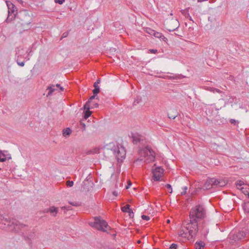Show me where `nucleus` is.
I'll use <instances>...</instances> for the list:
<instances>
[{"label": "nucleus", "mask_w": 249, "mask_h": 249, "mask_svg": "<svg viewBox=\"0 0 249 249\" xmlns=\"http://www.w3.org/2000/svg\"><path fill=\"white\" fill-rule=\"evenodd\" d=\"M206 209L204 205L198 204L193 207L190 212V222L183 224V228L189 230L191 234H194L197 231V223L206 217Z\"/></svg>", "instance_id": "1"}, {"label": "nucleus", "mask_w": 249, "mask_h": 249, "mask_svg": "<svg viewBox=\"0 0 249 249\" xmlns=\"http://www.w3.org/2000/svg\"><path fill=\"white\" fill-rule=\"evenodd\" d=\"M103 154L107 159L115 158L119 162H122L125 157L126 151L122 145H115L112 143L104 148Z\"/></svg>", "instance_id": "2"}, {"label": "nucleus", "mask_w": 249, "mask_h": 249, "mask_svg": "<svg viewBox=\"0 0 249 249\" xmlns=\"http://www.w3.org/2000/svg\"><path fill=\"white\" fill-rule=\"evenodd\" d=\"M197 231L194 234H191L189 230H180L179 231L178 239L180 237L189 240L190 238L195 237L197 233L200 234L202 238H206L209 231L208 224L205 221H203L202 222L197 223Z\"/></svg>", "instance_id": "3"}, {"label": "nucleus", "mask_w": 249, "mask_h": 249, "mask_svg": "<svg viewBox=\"0 0 249 249\" xmlns=\"http://www.w3.org/2000/svg\"><path fill=\"white\" fill-rule=\"evenodd\" d=\"M140 158L134 161L133 164L136 166L141 165L144 162L149 163L155 160V153L149 147H146L144 149L139 151Z\"/></svg>", "instance_id": "4"}, {"label": "nucleus", "mask_w": 249, "mask_h": 249, "mask_svg": "<svg viewBox=\"0 0 249 249\" xmlns=\"http://www.w3.org/2000/svg\"><path fill=\"white\" fill-rule=\"evenodd\" d=\"M14 18L19 19L18 24L23 30L30 29V24L32 22V18L27 10L21 11L17 14V17L14 15Z\"/></svg>", "instance_id": "5"}, {"label": "nucleus", "mask_w": 249, "mask_h": 249, "mask_svg": "<svg viewBox=\"0 0 249 249\" xmlns=\"http://www.w3.org/2000/svg\"><path fill=\"white\" fill-rule=\"evenodd\" d=\"M93 222H89V225L98 230L102 231L104 232H108V231L110 230V227L108 225L105 220L102 219L101 217H95Z\"/></svg>", "instance_id": "6"}, {"label": "nucleus", "mask_w": 249, "mask_h": 249, "mask_svg": "<svg viewBox=\"0 0 249 249\" xmlns=\"http://www.w3.org/2000/svg\"><path fill=\"white\" fill-rule=\"evenodd\" d=\"M153 170V177L152 180L154 181H158L160 180L162 177V175L164 172V170L161 167L159 166L152 169Z\"/></svg>", "instance_id": "7"}, {"label": "nucleus", "mask_w": 249, "mask_h": 249, "mask_svg": "<svg viewBox=\"0 0 249 249\" xmlns=\"http://www.w3.org/2000/svg\"><path fill=\"white\" fill-rule=\"evenodd\" d=\"M215 178H208L205 182L202 189L209 190L211 188H215Z\"/></svg>", "instance_id": "8"}, {"label": "nucleus", "mask_w": 249, "mask_h": 249, "mask_svg": "<svg viewBox=\"0 0 249 249\" xmlns=\"http://www.w3.org/2000/svg\"><path fill=\"white\" fill-rule=\"evenodd\" d=\"M133 142L134 144H137L138 143H143L144 141L143 137L138 133L132 134Z\"/></svg>", "instance_id": "9"}, {"label": "nucleus", "mask_w": 249, "mask_h": 249, "mask_svg": "<svg viewBox=\"0 0 249 249\" xmlns=\"http://www.w3.org/2000/svg\"><path fill=\"white\" fill-rule=\"evenodd\" d=\"M10 226L13 227L15 231L16 232L18 231L19 230L25 227V225L21 224L18 221L16 220L13 221Z\"/></svg>", "instance_id": "10"}, {"label": "nucleus", "mask_w": 249, "mask_h": 249, "mask_svg": "<svg viewBox=\"0 0 249 249\" xmlns=\"http://www.w3.org/2000/svg\"><path fill=\"white\" fill-rule=\"evenodd\" d=\"M44 213H50L54 216H55L58 213V208L54 206L51 207L49 209H45Z\"/></svg>", "instance_id": "11"}, {"label": "nucleus", "mask_w": 249, "mask_h": 249, "mask_svg": "<svg viewBox=\"0 0 249 249\" xmlns=\"http://www.w3.org/2000/svg\"><path fill=\"white\" fill-rule=\"evenodd\" d=\"M215 182H216L215 183V188L224 187L227 183V181L224 179H217L215 178Z\"/></svg>", "instance_id": "12"}, {"label": "nucleus", "mask_w": 249, "mask_h": 249, "mask_svg": "<svg viewBox=\"0 0 249 249\" xmlns=\"http://www.w3.org/2000/svg\"><path fill=\"white\" fill-rule=\"evenodd\" d=\"M100 83V80L97 79L96 82L94 83L93 86L94 87V89L92 90L93 93L94 94H97L100 91V88L98 86V84Z\"/></svg>", "instance_id": "13"}, {"label": "nucleus", "mask_w": 249, "mask_h": 249, "mask_svg": "<svg viewBox=\"0 0 249 249\" xmlns=\"http://www.w3.org/2000/svg\"><path fill=\"white\" fill-rule=\"evenodd\" d=\"M155 37L160 38V40L164 41V42H167V38L165 37L161 33L156 32L155 31V33L153 35Z\"/></svg>", "instance_id": "14"}, {"label": "nucleus", "mask_w": 249, "mask_h": 249, "mask_svg": "<svg viewBox=\"0 0 249 249\" xmlns=\"http://www.w3.org/2000/svg\"><path fill=\"white\" fill-rule=\"evenodd\" d=\"M97 94H94L91 96L89 100L86 102V103L85 104L84 106V108H89V107L90 106V104L92 103V100L94 99H95L96 96Z\"/></svg>", "instance_id": "15"}, {"label": "nucleus", "mask_w": 249, "mask_h": 249, "mask_svg": "<svg viewBox=\"0 0 249 249\" xmlns=\"http://www.w3.org/2000/svg\"><path fill=\"white\" fill-rule=\"evenodd\" d=\"M6 4L8 8L9 14L10 13V11H11L12 13H14L15 11V9L16 8L15 5L13 3L9 1H6Z\"/></svg>", "instance_id": "16"}, {"label": "nucleus", "mask_w": 249, "mask_h": 249, "mask_svg": "<svg viewBox=\"0 0 249 249\" xmlns=\"http://www.w3.org/2000/svg\"><path fill=\"white\" fill-rule=\"evenodd\" d=\"M4 151H2L1 150H0V161L1 162H4L7 160H10L11 159V155H8L9 156L6 157V158H1V156H4Z\"/></svg>", "instance_id": "17"}, {"label": "nucleus", "mask_w": 249, "mask_h": 249, "mask_svg": "<svg viewBox=\"0 0 249 249\" xmlns=\"http://www.w3.org/2000/svg\"><path fill=\"white\" fill-rule=\"evenodd\" d=\"M55 85H52L51 86H49L47 88V90H48V92L47 94V96H48L49 95H51L52 93L55 90Z\"/></svg>", "instance_id": "18"}, {"label": "nucleus", "mask_w": 249, "mask_h": 249, "mask_svg": "<svg viewBox=\"0 0 249 249\" xmlns=\"http://www.w3.org/2000/svg\"><path fill=\"white\" fill-rule=\"evenodd\" d=\"M71 133V130L69 127L64 129L63 130V135L65 137H67L70 136Z\"/></svg>", "instance_id": "19"}, {"label": "nucleus", "mask_w": 249, "mask_h": 249, "mask_svg": "<svg viewBox=\"0 0 249 249\" xmlns=\"http://www.w3.org/2000/svg\"><path fill=\"white\" fill-rule=\"evenodd\" d=\"M205 243L202 241L196 242L195 244L196 249H201L205 246Z\"/></svg>", "instance_id": "20"}, {"label": "nucleus", "mask_w": 249, "mask_h": 249, "mask_svg": "<svg viewBox=\"0 0 249 249\" xmlns=\"http://www.w3.org/2000/svg\"><path fill=\"white\" fill-rule=\"evenodd\" d=\"M246 233L245 231H239L236 234V237L238 240H241L246 236Z\"/></svg>", "instance_id": "21"}, {"label": "nucleus", "mask_w": 249, "mask_h": 249, "mask_svg": "<svg viewBox=\"0 0 249 249\" xmlns=\"http://www.w3.org/2000/svg\"><path fill=\"white\" fill-rule=\"evenodd\" d=\"M240 190L244 193L245 195H248L249 197V186H247L246 185L243 187L240 188Z\"/></svg>", "instance_id": "22"}, {"label": "nucleus", "mask_w": 249, "mask_h": 249, "mask_svg": "<svg viewBox=\"0 0 249 249\" xmlns=\"http://www.w3.org/2000/svg\"><path fill=\"white\" fill-rule=\"evenodd\" d=\"M85 111L84 112V117L85 119H88L91 114V112L89 110V108H84Z\"/></svg>", "instance_id": "23"}, {"label": "nucleus", "mask_w": 249, "mask_h": 249, "mask_svg": "<svg viewBox=\"0 0 249 249\" xmlns=\"http://www.w3.org/2000/svg\"><path fill=\"white\" fill-rule=\"evenodd\" d=\"M172 22L173 23H174L175 24V28H170V29H168V30L169 31H175L176 29H177L178 26H179V24H178V20L177 19H172Z\"/></svg>", "instance_id": "24"}, {"label": "nucleus", "mask_w": 249, "mask_h": 249, "mask_svg": "<svg viewBox=\"0 0 249 249\" xmlns=\"http://www.w3.org/2000/svg\"><path fill=\"white\" fill-rule=\"evenodd\" d=\"M22 51H23L22 48H17L16 49V56L17 58V59H18V57L22 55V53H21V52Z\"/></svg>", "instance_id": "25"}, {"label": "nucleus", "mask_w": 249, "mask_h": 249, "mask_svg": "<svg viewBox=\"0 0 249 249\" xmlns=\"http://www.w3.org/2000/svg\"><path fill=\"white\" fill-rule=\"evenodd\" d=\"M236 187L240 190V188L245 187L246 185L244 184V182L242 181L239 180L236 183Z\"/></svg>", "instance_id": "26"}, {"label": "nucleus", "mask_w": 249, "mask_h": 249, "mask_svg": "<svg viewBox=\"0 0 249 249\" xmlns=\"http://www.w3.org/2000/svg\"><path fill=\"white\" fill-rule=\"evenodd\" d=\"M182 13L185 16L186 18H188L190 20L194 22V20L188 12L184 10Z\"/></svg>", "instance_id": "27"}, {"label": "nucleus", "mask_w": 249, "mask_h": 249, "mask_svg": "<svg viewBox=\"0 0 249 249\" xmlns=\"http://www.w3.org/2000/svg\"><path fill=\"white\" fill-rule=\"evenodd\" d=\"M130 210V205L128 204L125 205L124 206L122 207V210L124 212L127 213Z\"/></svg>", "instance_id": "28"}, {"label": "nucleus", "mask_w": 249, "mask_h": 249, "mask_svg": "<svg viewBox=\"0 0 249 249\" xmlns=\"http://www.w3.org/2000/svg\"><path fill=\"white\" fill-rule=\"evenodd\" d=\"M98 107V104L97 103H95L94 102H92V103L90 104V106L89 107V109L93 108L95 107Z\"/></svg>", "instance_id": "29"}, {"label": "nucleus", "mask_w": 249, "mask_h": 249, "mask_svg": "<svg viewBox=\"0 0 249 249\" xmlns=\"http://www.w3.org/2000/svg\"><path fill=\"white\" fill-rule=\"evenodd\" d=\"M243 208L246 212L249 213V202L245 203Z\"/></svg>", "instance_id": "30"}, {"label": "nucleus", "mask_w": 249, "mask_h": 249, "mask_svg": "<svg viewBox=\"0 0 249 249\" xmlns=\"http://www.w3.org/2000/svg\"><path fill=\"white\" fill-rule=\"evenodd\" d=\"M177 116L178 113L176 111L175 112V113L173 115L170 114H168V118L170 119H174Z\"/></svg>", "instance_id": "31"}, {"label": "nucleus", "mask_w": 249, "mask_h": 249, "mask_svg": "<svg viewBox=\"0 0 249 249\" xmlns=\"http://www.w3.org/2000/svg\"><path fill=\"white\" fill-rule=\"evenodd\" d=\"M210 91H212V92H214L215 91L217 92V93H221L222 91L219 89H216V88H210Z\"/></svg>", "instance_id": "32"}, {"label": "nucleus", "mask_w": 249, "mask_h": 249, "mask_svg": "<svg viewBox=\"0 0 249 249\" xmlns=\"http://www.w3.org/2000/svg\"><path fill=\"white\" fill-rule=\"evenodd\" d=\"M146 32L151 35H154L155 31L153 30H152L150 28H148V29H146Z\"/></svg>", "instance_id": "33"}, {"label": "nucleus", "mask_w": 249, "mask_h": 249, "mask_svg": "<svg viewBox=\"0 0 249 249\" xmlns=\"http://www.w3.org/2000/svg\"><path fill=\"white\" fill-rule=\"evenodd\" d=\"M165 186L167 188V189H168V191L169 192V193H171L172 192V188L171 185L170 184H167L165 185Z\"/></svg>", "instance_id": "34"}, {"label": "nucleus", "mask_w": 249, "mask_h": 249, "mask_svg": "<svg viewBox=\"0 0 249 249\" xmlns=\"http://www.w3.org/2000/svg\"><path fill=\"white\" fill-rule=\"evenodd\" d=\"M66 185L68 187H72L73 185V181L68 180L66 182Z\"/></svg>", "instance_id": "35"}, {"label": "nucleus", "mask_w": 249, "mask_h": 249, "mask_svg": "<svg viewBox=\"0 0 249 249\" xmlns=\"http://www.w3.org/2000/svg\"><path fill=\"white\" fill-rule=\"evenodd\" d=\"M70 203L72 206H79L80 205H81V203L78 202H70Z\"/></svg>", "instance_id": "36"}, {"label": "nucleus", "mask_w": 249, "mask_h": 249, "mask_svg": "<svg viewBox=\"0 0 249 249\" xmlns=\"http://www.w3.org/2000/svg\"><path fill=\"white\" fill-rule=\"evenodd\" d=\"M183 191L181 193V195H185L186 194L188 188L187 186H185L183 188Z\"/></svg>", "instance_id": "37"}, {"label": "nucleus", "mask_w": 249, "mask_h": 249, "mask_svg": "<svg viewBox=\"0 0 249 249\" xmlns=\"http://www.w3.org/2000/svg\"><path fill=\"white\" fill-rule=\"evenodd\" d=\"M177 245L175 243H173L170 246L169 249H177Z\"/></svg>", "instance_id": "38"}, {"label": "nucleus", "mask_w": 249, "mask_h": 249, "mask_svg": "<svg viewBox=\"0 0 249 249\" xmlns=\"http://www.w3.org/2000/svg\"><path fill=\"white\" fill-rule=\"evenodd\" d=\"M142 218L143 220H146V221H148V220H149L150 219L149 216H148L147 215H142Z\"/></svg>", "instance_id": "39"}, {"label": "nucleus", "mask_w": 249, "mask_h": 249, "mask_svg": "<svg viewBox=\"0 0 249 249\" xmlns=\"http://www.w3.org/2000/svg\"><path fill=\"white\" fill-rule=\"evenodd\" d=\"M64 1L65 0H54L55 3H59V4H62Z\"/></svg>", "instance_id": "40"}, {"label": "nucleus", "mask_w": 249, "mask_h": 249, "mask_svg": "<svg viewBox=\"0 0 249 249\" xmlns=\"http://www.w3.org/2000/svg\"><path fill=\"white\" fill-rule=\"evenodd\" d=\"M16 61H17V62L19 66H21V67H23V66H24V62H19L18 59H17Z\"/></svg>", "instance_id": "41"}, {"label": "nucleus", "mask_w": 249, "mask_h": 249, "mask_svg": "<svg viewBox=\"0 0 249 249\" xmlns=\"http://www.w3.org/2000/svg\"><path fill=\"white\" fill-rule=\"evenodd\" d=\"M127 213H129V215L130 217H132L133 216V212L132 209H130Z\"/></svg>", "instance_id": "42"}, {"label": "nucleus", "mask_w": 249, "mask_h": 249, "mask_svg": "<svg viewBox=\"0 0 249 249\" xmlns=\"http://www.w3.org/2000/svg\"><path fill=\"white\" fill-rule=\"evenodd\" d=\"M13 17H12L11 18H10V16L9 15L8 17L7 18V19H6V22L11 21L13 19Z\"/></svg>", "instance_id": "43"}, {"label": "nucleus", "mask_w": 249, "mask_h": 249, "mask_svg": "<svg viewBox=\"0 0 249 249\" xmlns=\"http://www.w3.org/2000/svg\"><path fill=\"white\" fill-rule=\"evenodd\" d=\"M80 125L81 126V127L83 128L84 130H85V128H86V124L83 123V122H80Z\"/></svg>", "instance_id": "44"}, {"label": "nucleus", "mask_w": 249, "mask_h": 249, "mask_svg": "<svg viewBox=\"0 0 249 249\" xmlns=\"http://www.w3.org/2000/svg\"><path fill=\"white\" fill-rule=\"evenodd\" d=\"M55 86L57 88H59L60 89L61 91H63L64 90V88L63 87H61L60 84H57Z\"/></svg>", "instance_id": "45"}, {"label": "nucleus", "mask_w": 249, "mask_h": 249, "mask_svg": "<svg viewBox=\"0 0 249 249\" xmlns=\"http://www.w3.org/2000/svg\"><path fill=\"white\" fill-rule=\"evenodd\" d=\"M230 123H231V124H236V120H234V119H231V120H230Z\"/></svg>", "instance_id": "46"}, {"label": "nucleus", "mask_w": 249, "mask_h": 249, "mask_svg": "<svg viewBox=\"0 0 249 249\" xmlns=\"http://www.w3.org/2000/svg\"><path fill=\"white\" fill-rule=\"evenodd\" d=\"M150 52L152 53H156L158 52V51L155 49H151V50H150Z\"/></svg>", "instance_id": "47"}, {"label": "nucleus", "mask_w": 249, "mask_h": 249, "mask_svg": "<svg viewBox=\"0 0 249 249\" xmlns=\"http://www.w3.org/2000/svg\"><path fill=\"white\" fill-rule=\"evenodd\" d=\"M4 151V156H1V158H6L7 157H8V155H10V154H6V153H7V152L6 151Z\"/></svg>", "instance_id": "48"}, {"label": "nucleus", "mask_w": 249, "mask_h": 249, "mask_svg": "<svg viewBox=\"0 0 249 249\" xmlns=\"http://www.w3.org/2000/svg\"><path fill=\"white\" fill-rule=\"evenodd\" d=\"M68 33H67V32H65V33H64L63 34V35H62V37L64 38V37H67V36H68Z\"/></svg>", "instance_id": "49"}, {"label": "nucleus", "mask_w": 249, "mask_h": 249, "mask_svg": "<svg viewBox=\"0 0 249 249\" xmlns=\"http://www.w3.org/2000/svg\"><path fill=\"white\" fill-rule=\"evenodd\" d=\"M32 52L31 49H29L28 51H27V53H28V55H30L31 54V53Z\"/></svg>", "instance_id": "50"}, {"label": "nucleus", "mask_w": 249, "mask_h": 249, "mask_svg": "<svg viewBox=\"0 0 249 249\" xmlns=\"http://www.w3.org/2000/svg\"><path fill=\"white\" fill-rule=\"evenodd\" d=\"M131 183L130 181H129V184H128V185L126 186V189H127L128 188H129V186H131Z\"/></svg>", "instance_id": "51"}, {"label": "nucleus", "mask_w": 249, "mask_h": 249, "mask_svg": "<svg viewBox=\"0 0 249 249\" xmlns=\"http://www.w3.org/2000/svg\"><path fill=\"white\" fill-rule=\"evenodd\" d=\"M17 0L18 2H19V3L21 4H22L23 3V0Z\"/></svg>", "instance_id": "52"}, {"label": "nucleus", "mask_w": 249, "mask_h": 249, "mask_svg": "<svg viewBox=\"0 0 249 249\" xmlns=\"http://www.w3.org/2000/svg\"><path fill=\"white\" fill-rule=\"evenodd\" d=\"M113 195H114V196H117V195H118V193H117V192H115V191H114V192H113Z\"/></svg>", "instance_id": "53"}, {"label": "nucleus", "mask_w": 249, "mask_h": 249, "mask_svg": "<svg viewBox=\"0 0 249 249\" xmlns=\"http://www.w3.org/2000/svg\"><path fill=\"white\" fill-rule=\"evenodd\" d=\"M62 209H67V210H70L69 207H68V208H67V207H65V206L62 207Z\"/></svg>", "instance_id": "54"}, {"label": "nucleus", "mask_w": 249, "mask_h": 249, "mask_svg": "<svg viewBox=\"0 0 249 249\" xmlns=\"http://www.w3.org/2000/svg\"><path fill=\"white\" fill-rule=\"evenodd\" d=\"M25 58L27 59V60H29L30 59V58L28 57V55Z\"/></svg>", "instance_id": "55"}, {"label": "nucleus", "mask_w": 249, "mask_h": 249, "mask_svg": "<svg viewBox=\"0 0 249 249\" xmlns=\"http://www.w3.org/2000/svg\"><path fill=\"white\" fill-rule=\"evenodd\" d=\"M167 222H168V223H169V222H170V220H167Z\"/></svg>", "instance_id": "56"}, {"label": "nucleus", "mask_w": 249, "mask_h": 249, "mask_svg": "<svg viewBox=\"0 0 249 249\" xmlns=\"http://www.w3.org/2000/svg\"><path fill=\"white\" fill-rule=\"evenodd\" d=\"M1 170V168H0V171Z\"/></svg>", "instance_id": "57"}]
</instances>
